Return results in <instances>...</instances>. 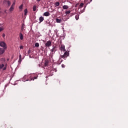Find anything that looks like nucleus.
Instances as JSON below:
<instances>
[{"label": "nucleus", "instance_id": "f03ea898", "mask_svg": "<svg viewBox=\"0 0 128 128\" xmlns=\"http://www.w3.org/2000/svg\"><path fill=\"white\" fill-rule=\"evenodd\" d=\"M6 63H2V64H0V70H6Z\"/></svg>", "mask_w": 128, "mask_h": 128}, {"label": "nucleus", "instance_id": "39448f33", "mask_svg": "<svg viewBox=\"0 0 128 128\" xmlns=\"http://www.w3.org/2000/svg\"><path fill=\"white\" fill-rule=\"evenodd\" d=\"M69 55L70 53H68V52H64V55L61 56V58H66Z\"/></svg>", "mask_w": 128, "mask_h": 128}, {"label": "nucleus", "instance_id": "4468645a", "mask_svg": "<svg viewBox=\"0 0 128 128\" xmlns=\"http://www.w3.org/2000/svg\"><path fill=\"white\" fill-rule=\"evenodd\" d=\"M75 18L76 20H78V18H80V15L79 14H77L75 16Z\"/></svg>", "mask_w": 128, "mask_h": 128}, {"label": "nucleus", "instance_id": "dca6fc26", "mask_svg": "<svg viewBox=\"0 0 128 128\" xmlns=\"http://www.w3.org/2000/svg\"><path fill=\"white\" fill-rule=\"evenodd\" d=\"M19 62H22V55H20L19 56V60H18Z\"/></svg>", "mask_w": 128, "mask_h": 128}, {"label": "nucleus", "instance_id": "1a4fd4ad", "mask_svg": "<svg viewBox=\"0 0 128 128\" xmlns=\"http://www.w3.org/2000/svg\"><path fill=\"white\" fill-rule=\"evenodd\" d=\"M20 38L21 40H24V35H22V32L20 34Z\"/></svg>", "mask_w": 128, "mask_h": 128}, {"label": "nucleus", "instance_id": "bb28decb", "mask_svg": "<svg viewBox=\"0 0 128 128\" xmlns=\"http://www.w3.org/2000/svg\"><path fill=\"white\" fill-rule=\"evenodd\" d=\"M2 30H4V28L0 27V32H2Z\"/></svg>", "mask_w": 128, "mask_h": 128}, {"label": "nucleus", "instance_id": "aec40b11", "mask_svg": "<svg viewBox=\"0 0 128 128\" xmlns=\"http://www.w3.org/2000/svg\"><path fill=\"white\" fill-rule=\"evenodd\" d=\"M35 46L36 48H38V46H40V44L38 42H36L35 44Z\"/></svg>", "mask_w": 128, "mask_h": 128}, {"label": "nucleus", "instance_id": "7c9ffc66", "mask_svg": "<svg viewBox=\"0 0 128 128\" xmlns=\"http://www.w3.org/2000/svg\"><path fill=\"white\" fill-rule=\"evenodd\" d=\"M4 12L5 14H6V10H4Z\"/></svg>", "mask_w": 128, "mask_h": 128}, {"label": "nucleus", "instance_id": "a211bd4d", "mask_svg": "<svg viewBox=\"0 0 128 128\" xmlns=\"http://www.w3.org/2000/svg\"><path fill=\"white\" fill-rule=\"evenodd\" d=\"M33 10L34 12H36V6H33Z\"/></svg>", "mask_w": 128, "mask_h": 128}, {"label": "nucleus", "instance_id": "9d476101", "mask_svg": "<svg viewBox=\"0 0 128 128\" xmlns=\"http://www.w3.org/2000/svg\"><path fill=\"white\" fill-rule=\"evenodd\" d=\"M56 22L60 24V22H62V19L56 18Z\"/></svg>", "mask_w": 128, "mask_h": 128}, {"label": "nucleus", "instance_id": "b1692460", "mask_svg": "<svg viewBox=\"0 0 128 128\" xmlns=\"http://www.w3.org/2000/svg\"><path fill=\"white\" fill-rule=\"evenodd\" d=\"M24 7V5L22 4L19 6L20 10H22V8Z\"/></svg>", "mask_w": 128, "mask_h": 128}, {"label": "nucleus", "instance_id": "f257e3e1", "mask_svg": "<svg viewBox=\"0 0 128 128\" xmlns=\"http://www.w3.org/2000/svg\"><path fill=\"white\" fill-rule=\"evenodd\" d=\"M38 78V76H34V74H32L28 76L25 75L22 79L23 82H28V80H34Z\"/></svg>", "mask_w": 128, "mask_h": 128}, {"label": "nucleus", "instance_id": "2eb2a0df", "mask_svg": "<svg viewBox=\"0 0 128 128\" xmlns=\"http://www.w3.org/2000/svg\"><path fill=\"white\" fill-rule=\"evenodd\" d=\"M10 12H12L14 10V4L10 8Z\"/></svg>", "mask_w": 128, "mask_h": 128}, {"label": "nucleus", "instance_id": "6e6552de", "mask_svg": "<svg viewBox=\"0 0 128 128\" xmlns=\"http://www.w3.org/2000/svg\"><path fill=\"white\" fill-rule=\"evenodd\" d=\"M4 50V48H0V54H4V52H6V50Z\"/></svg>", "mask_w": 128, "mask_h": 128}, {"label": "nucleus", "instance_id": "473e14b6", "mask_svg": "<svg viewBox=\"0 0 128 128\" xmlns=\"http://www.w3.org/2000/svg\"><path fill=\"white\" fill-rule=\"evenodd\" d=\"M78 4H76V6H78Z\"/></svg>", "mask_w": 128, "mask_h": 128}, {"label": "nucleus", "instance_id": "ddd939ff", "mask_svg": "<svg viewBox=\"0 0 128 128\" xmlns=\"http://www.w3.org/2000/svg\"><path fill=\"white\" fill-rule=\"evenodd\" d=\"M56 46L53 47V48L51 50L52 52H56Z\"/></svg>", "mask_w": 128, "mask_h": 128}, {"label": "nucleus", "instance_id": "2f4dec72", "mask_svg": "<svg viewBox=\"0 0 128 128\" xmlns=\"http://www.w3.org/2000/svg\"><path fill=\"white\" fill-rule=\"evenodd\" d=\"M42 0H37V2H40Z\"/></svg>", "mask_w": 128, "mask_h": 128}, {"label": "nucleus", "instance_id": "393cba45", "mask_svg": "<svg viewBox=\"0 0 128 128\" xmlns=\"http://www.w3.org/2000/svg\"><path fill=\"white\" fill-rule=\"evenodd\" d=\"M24 24H22V28H21V30H24Z\"/></svg>", "mask_w": 128, "mask_h": 128}, {"label": "nucleus", "instance_id": "6ab92c4d", "mask_svg": "<svg viewBox=\"0 0 128 128\" xmlns=\"http://www.w3.org/2000/svg\"><path fill=\"white\" fill-rule=\"evenodd\" d=\"M24 12V16H26V14H28V9H25Z\"/></svg>", "mask_w": 128, "mask_h": 128}, {"label": "nucleus", "instance_id": "20e7f679", "mask_svg": "<svg viewBox=\"0 0 128 128\" xmlns=\"http://www.w3.org/2000/svg\"><path fill=\"white\" fill-rule=\"evenodd\" d=\"M45 46L46 48H50V46H52V41L51 40L48 41L45 44Z\"/></svg>", "mask_w": 128, "mask_h": 128}, {"label": "nucleus", "instance_id": "72a5a7b5", "mask_svg": "<svg viewBox=\"0 0 128 128\" xmlns=\"http://www.w3.org/2000/svg\"><path fill=\"white\" fill-rule=\"evenodd\" d=\"M91 2H92V0H91Z\"/></svg>", "mask_w": 128, "mask_h": 128}, {"label": "nucleus", "instance_id": "0eeeda50", "mask_svg": "<svg viewBox=\"0 0 128 128\" xmlns=\"http://www.w3.org/2000/svg\"><path fill=\"white\" fill-rule=\"evenodd\" d=\"M60 50H62V52H66V46H64V45H61Z\"/></svg>", "mask_w": 128, "mask_h": 128}, {"label": "nucleus", "instance_id": "4be33fe9", "mask_svg": "<svg viewBox=\"0 0 128 128\" xmlns=\"http://www.w3.org/2000/svg\"><path fill=\"white\" fill-rule=\"evenodd\" d=\"M48 61H46L44 62V66H48Z\"/></svg>", "mask_w": 128, "mask_h": 128}, {"label": "nucleus", "instance_id": "423d86ee", "mask_svg": "<svg viewBox=\"0 0 128 128\" xmlns=\"http://www.w3.org/2000/svg\"><path fill=\"white\" fill-rule=\"evenodd\" d=\"M43 16H50V12H46L44 13Z\"/></svg>", "mask_w": 128, "mask_h": 128}, {"label": "nucleus", "instance_id": "5701e85b", "mask_svg": "<svg viewBox=\"0 0 128 128\" xmlns=\"http://www.w3.org/2000/svg\"><path fill=\"white\" fill-rule=\"evenodd\" d=\"M55 6H60V3H59L58 2H56L55 3Z\"/></svg>", "mask_w": 128, "mask_h": 128}, {"label": "nucleus", "instance_id": "7ed1b4c3", "mask_svg": "<svg viewBox=\"0 0 128 128\" xmlns=\"http://www.w3.org/2000/svg\"><path fill=\"white\" fill-rule=\"evenodd\" d=\"M0 46H2V48H3L4 50H6L7 48L6 44V42H4L0 41Z\"/></svg>", "mask_w": 128, "mask_h": 128}, {"label": "nucleus", "instance_id": "cd10ccee", "mask_svg": "<svg viewBox=\"0 0 128 128\" xmlns=\"http://www.w3.org/2000/svg\"><path fill=\"white\" fill-rule=\"evenodd\" d=\"M20 50L24 48V46H20Z\"/></svg>", "mask_w": 128, "mask_h": 128}, {"label": "nucleus", "instance_id": "412c9836", "mask_svg": "<svg viewBox=\"0 0 128 128\" xmlns=\"http://www.w3.org/2000/svg\"><path fill=\"white\" fill-rule=\"evenodd\" d=\"M65 13L66 14H70V10H67L65 12Z\"/></svg>", "mask_w": 128, "mask_h": 128}, {"label": "nucleus", "instance_id": "f8f14e48", "mask_svg": "<svg viewBox=\"0 0 128 128\" xmlns=\"http://www.w3.org/2000/svg\"><path fill=\"white\" fill-rule=\"evenodd\" d=\"M62 8L64 10H68V6L64 5L62 6Z\"/></svg>", "mask_w": 128, "mask_h": 128}, {"label": "nucleus", "instance_id": "c85d7f7f", "mask_svg": "<svg viewBox=\"0 0 128 128\" xmlns=\"http://www.w3.org/2000/svg\"><path fill=\"white\" fill-rule=\"evenodd\" d=\"M2 36L4 38V36H6V34H3L2 35Z\"/></svg>", "mask_w": 128, "mask_h": 128}, {"label": "nucleus", "instance_id": "c756f323", "mask_svg": "<svg viewBox=\"0 0 128 128\" xmlns=\"http://www.w3.org/2000/svg\"><path fill=\"white\" fill-rule=\"evenodd\" d=\"M62 68H64V64H62Z\"/></svg>", "mask_w": 128, "mask_h": 128}, {"label": "nucleus", "instance_id": "9b49d317", "mask_svg": "<svg viewBox=\"0 0 128 128\" xmlns=\"http://www.w3.org/2000/svg\"><path fill=\"white\" fill-rule=\"evenodd\" d=\"M44 18L42 16H40L39 18V20H40V22H44Z\"/></svg>", "mask_w": 128, "mask_h": 128}, {"label": "nucleus", "instance_id": "a878e982", "mask_svg": "<svg viewBox=\"0 0 128 128\" xmlns=\"http://www.w3.org/2000/svg\"><path fill=\"white\" fill-rule=\"evenodd\" d=\"M6 2H7L8 6H10V0H7Z\"/></svg>", "mask_w": 128, "mask_h": 128}, {"label": "nucleus", "instance_id": "f3484780", "mask_svg": "<svg viewBox=\"0 0 128 128\" xmlns=\"http://www.w3.org/2000/svg\"><path fill=\"white\" fill-rule=\"evenodd\" d=\"M84 3H81L79 6V8H82L84 6Z\"/></svg>", "mask_w": 128, "mask_h": 128}]
</instances>
